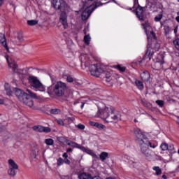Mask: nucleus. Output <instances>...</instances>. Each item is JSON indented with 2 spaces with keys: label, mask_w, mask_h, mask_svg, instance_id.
Returning a JSON list of instances; mask_svg holds the SVG:
<instances>
[{
  "label": "nucleus",
  "mask_w": 179,
  "mask_h": 179,
  "mask_svg": "<svg viewBox=\"0 0 179 179\" xmlns=\"http://www.w3.org/2000/svg\"><path fill=\"white\" fill-rule=\"evenodd\" d=\"M134 135L137 143L141 146V153L145 156L147 160H150V159L153 157V151L149 149V146L155 149L157 146V144L148 141L146 136L142 133V131H141L139 128L134 129Z\"/></svg>",
  "instance_id": "1"
},
{
  "label": "nucleus",
  "mask_w": 179,
  "mask_h": 179,
  "mask_svg": "<svg viewBox=\"0 0 179 179\" xmlns=\"http://www.w3.org/2000/svg\"><path fill=\"white\" fill-rule=\"evenodd\" d=\"M52 4L56 12L59 14V22L62 24L64 29H68V10L69 6L64 0H52Z\"/></svg>",
  "instance_id": "2"
},
{
  "label": "nucleus",
  "mask_w": 179,
  "mask_h": 179,
  "mask_svg": "<svg viewBox=\"0 0 179 179\" xmlns=\"http://www.w3.org/2000/svg\"><path fill=\"white\" fill-rule=\"evenodd\" d=\"M96 117H99V118H102L103 121L106 122H113V121L118 120L120 118V115H116L114 113V108L113 107H107L101 108L98 106V111L96 114Z\"/></svg>",
  "instance_id": "3"
},
{
  "label": "nucleus",
  "mask_w": 179,
  "mask_h": 179,
  "mask_svg": "<svg viewBox=\"0 0 179 179\" xmlns=\"http://www.w3.org/2000/svg\"><path fill=\"white\" fill-rule=\"evenodd\" d=\"M67 89L68 86L66 85V83L62 81H58L48 88L47 93H48L50 96L62 97L63 96H65Z\"/></svg>",
  "instance_id": "4"
},
{
  "label": "nucleus",
  "mask_w": 179,
  "mask_h": 179,
  "mask_svg": "<svg viewBox=\"0 0 179 179\" xmlns=\"http://www.w3.org/2000/svg\"><path fill=\"white\" fill-rule=\"evenodd\" d=\"M90 72L92 76H96L99 78L100 75H103L105 76L106 82H110L111 79H113V73L110 71H105L101 66L99 64H91L90 66Z\"/></svg>",
  "instance_id": "5"
},
{
  "label": "nucleus",
  "mask_w": 179,
  "mask_h": 179,
  "mask_svg": "<svg viewBox=\"0 0 179 179\" xmlns=\"http://www.w3.org/2000/svg\"><path fill=\"white\" fill-rule=\"evenodd\" d=\"M29 81L31 83V87L38 92H45V87L37 77L30 76L29 77Z\"/></svg>",
  "instance_id": "6"
},
{
  "label": "nucleus",
  "mask_w": 179,
  "mask_h": 179,
  "mask_svg": "<svg viewBox=\"0 0 179 179\" xmlns=\"http://www.w3.org/2000/svg\"><path fill=\"white\" fill-rule=\"evenodd\" d=\"M152 47L153 48H151L150 43H148L147 46L146 52L143 59L144 60L148 59V61H150V59H152V57H153V55L155 54V51H159V48H160V43L155 41Z\"/></svg>",
  "instance_id": "7"
},
{
  "label": "nucleus",
  "mask_w": 179,
  "mask_h": 179,
  "mask_svg": "<svg viewBox=\"0 0 179 179\" xmlns=\"http://www.w3.org/2000/svg\"><path fill=\"white\" fill-rule=\"evenodd\" d=\"M105 3H107V2L101 3L100 1H96L94 2V5L92 4V6H90L87 8H85V10L82 13L83 20H87V19L90 17V15H92V13L94 10V9L99 8V6H101V5H105Z\"/></svg>",
  "instance_id": "8"
},
{
  "label": "nucleus",
  "mask_w": 179,
  "mask_h": 179,
  "mask_svg": "<svg viewBox=\"0 0 179 179\" xmlns=\"http://www.w3.org/2000/svg\"><path fill=\"white\" fill-rule=\"evenodd\" d=\"M27 92H28V94H25L23 99L20 101L21 103L26 104V106H28V107L31 108L34 106L33 99H38V96H37V94L33 93L30 90H27Z\"/></svg>",
  "instance_id": "9"
},
{
  "label": "nucleus",
  "mask_w": 179,
  "mask_h": 179,
  "mask_svg": "<svg viewBox=\"0 0 179 179\" xmlns=\"http://www.w3.org/2000/svg\"><path fill=\"white\" fill-rule=\"evenodd\" d=\"M6 61L8 62L9 68L13 69V72L15 73H18V75H22L23 73V70L19 69V66L17 65L16 62L12 61L9 62V58L6 57Z\"/></svg>",
  "instance_id": "10"
},
{
  "label": "nucleus",
  "mask_w": 179,
  "mask_h": 179,
  "mask_svg": "<svg viewBox=\"0 0 179 179\" xmlns=\"http://www.w3.org/2000/svg\"><path fill=\"white\" fill-rule=\"evenodd\" d=\"M13 92L15 96L17 97L18 100H20V101H21V100H23L24 96L27 94V93L24 92L23 90L19 88H14Z\"/></svg>",
  "instance_id": "11"
},
{
  "label": "nucleus",
  "mask_w": 179,
  "mask_h": 179,
  "mask_svg": "<svg viewBox=\"0 0 179 179\" xmlns=\"http://www.w3.org/2000/svg\"><path fill=\"white\" fill-rule=\"evenodd\" d=\"M136 15L139 20H145V17H146L145 15H143V7L139 6V4H138V8L136 10Z\"/></svg>",
  "instance_id": "12"
},
{
  "label": "nucleus",
  "mask_w": 179,
  "mask_h": 179,
  "mask_svg": "<svg viewBox=\"0 0 179 179\" xmlns=\"http://www.w3.org/2000/svg\"><path fill=\"white\" fill-rule=\"evenodd\" d=\"M0 44L4 47V48L9 52V47L8 46V43L6 42V37L5 34L0 33Z\"/></svg>",
  "instance_id": "13"
},
{
  "label": "nucleus",
  "mask_w": 179,
  "mask_h": 179,
  "mask_svg": "<svg viewBox=\"0 0 179 179\" xmlns=\"http://www.w3.org/2000/svg\"><path fill=\"white\" fill-rule=\"evenodd\" d=\"M80 61L82 66H87L89 65V57H87V55L82 54L80 55Z\"/></svg>",
  "instance_id": "14"
},
{
  "label": "nucleus",
  "mask_w": 179,
  "mask_h": 179,
  "mask_svg": "<svg viewBox=\"0 0 179 179\" xmlns=\"http://www.w3.org/2000/svg\"><path fill=\"white\" fill-rule=\"evenodd\" d=\"M141 78L144 82H148L150 79V73L148 71H144L141 73Z\"/></svg>",
  "instance_id": "15"
},
{
  "label": "nucleus",
  "mask_w": 179,
  "mask_h": 179,
  "mask_svg": "<svg viewBox=\"0 0 179 179\" xmlns=\"http://www.w3.org/2000/svg\"><path fill=\"white\" fill-rule=\"evenodd\" d=\"M8 169H15L19 170V166H17V164H16L13 159H10L8 160Z\"/></svg>",
  "instance_id": "16"
},
{
  "label": "nucleus",
  "mask_w": 179,
  "mask_h": 179,
  "mask_svg": "<svg viewBox=\"0 0 179 179\" xmlns=\"http://www.w3.org/2000/svg\"><path fill=\"white\" fill-rule=\"evenodd\" d=\"M144 19V20H141V22H144L141 24V26H143L145 31H146V29H148V27H150V23L149 22L148 17H145Z\"/></svg>",
  "instance_id": "17"
},
{
  "label": "nucleus",
  "mask_w": 179,
  "mask_h": 179,
  "mask_svg": "<svg viewBox=\"0 0 179 179\" xmlns=\"http://www.w3.org/2000/svg\"><path fill=\"white\" fill-rule=\"evenodd\" d=\"M16 170H17V169H15L13 168H8V176H10V177H15V176H16V174L17 173V171H16Z\"/></svg>",
  "instance_id": "18"
},
{
  "label": "nucleus",
  "mask_w": 179,
  "mask_h": 179,
  "mask_svg": "<svg viewBox=\"0 0 179 179\" xmlns=\"http://www.w3.org/2000/svg\"><path fill=\"white\" fill-rule=\"evenodd\" d=\"M66 143L68 146H71V148H80V145L73 141H71L69 140L66 141Z\"/></svg>",
  "instance_id": "19"
},
{
  "label": "nucleus",
  "mask_w": 179,
  "mask_h": 179,
  "mask_svg": "<svg viewBox=\"0 0 179 179\" xmlns=\"http://www.w3.org/2000/svg\"><path fill=\"white\" fill-rule=\"evenodd\" d=\"M136 85L137 86L138 89H139V90H143L144 89V86H143V83H142L140 80H136L135 81Z\"/></svg>",
  "instance_id": "20"
},
{
  "label": "nucleus",
  "mask_w": 179,
  "mask_h": 179,
  "mask_svg": "<svg viewBox=\"0 0 179 179\" xmlns=\"http://www.w3.org/2000/svg\"><path fill=\"white\" fill-rule=\"evenodd\" d=\"M107 157H108V152H102L99 155V158L101 160H102V162H104Z\"/></svg>",
  "instance_id": "21"
},
{
  "label": "nucleus",
  "mask_w": 179,
  "mask_h": 179,
  "mask_svg": "<svg viewBox=\"0 0 179 179\" xmlns=\"http://www.w3.org/2000/svg\"><path fill=\"white\" fill-rule=\"evenodd\" d=\"M92 40V38L90 37V34L85 35L84 36V42L87 45H89L90 44V41Z\"/></svg>",
  "instance_id": "22"
},
{
  "label": "nucleus",
  "mask_w": 179,
  "mask_h": 179,
  "mask_svg": "<svg viewBox=\"0 0 179 179\" xmlns=\"http://www.w3.org/2000/svg\"><path fill=\"white\" fill-rule=\"evenodd\" d=\"M115 69L120 71V72H125L127 71V67L123 66L121 64H118L117 66H115Z\"/></svg>",
  "instance_id": "23"
},
{
  "label": "nucleus",
  "mask_w": 179,
  "mask_h": 179,
  "mask_svg": "<svg viewBox=\"0 0 179 179\" xmlns=\"http://www.w3.org/2000/svg\"><path fill=\"white\" fill-rule=\"evenodd\" d=\"M32 129L34 131H36V132H43V126H34L32 127Z\"/></svg>",
  "instance_id": "24"
},
{
  "label": "nucleus",
  "mask_w": 179,
  "mask_h": 179,
  "mask_svg": "<svg viewBox=\"0 0 179 179\" xmlns=\"http://www.w3.org/2000/svg\"><path fill=\"white\" fill-rule=\"evenodd\" d=\"M45 143L48 145V146H52V145H54V140L52 138H46Z\"/></svg>",
  "instance_id": "25"
},
{
  "label": "nucleus",
  "mask_w": 179,
  "mask_h": 179,
  "mask_svg": "<svg viewBox=\"0 0 179 179\" xmlns=\"http://www.w3.org/2000/svg\"><path fill=\"white\" fill-rule=\"evenodd\" d=\"M152 170L155 171L157 176H160V174H162V169H160L159 166H154Z\"/></svg>",
  "instance_id": "26"
},
{
  "label": "nucleus",
  "mask_w": 179,
  "mask_h": 179,
  "mask_svg": "<svg viewBox=\"0 0 179 179\" xmlns=\"http://www.w3.org/2000/svg\"><path fill=\"white\" fill-rule=\"evenodd\" d=\"M37 23H38V21L36 20H31L27 21V24H29V26H36Z\"/></svg>",
  "instance_id": "27"
},
{
  "label": "nucleus",
  "mask_w": 179,
  "mask_h": 179,
  "mask_svg": "<svg viewBox=\"0 0 179 179\" xmlns=\"http://www.w3.org/2000/svg\"><path fill=\"white\" fill-rule=\"evenodd\" d=\"M17 38L20 41V43H23V41H24V39L23 38V34L22 32L17 33Z\"/></svg>",
  "instance_id": "28"
},
{
  "label": "nucleus",
  "mask_w": 179,
  "mask_h": 179,
  "mask_svg": "<svg viewBox=\"0 0 179 179\" xmlns=\"http://www.w3.org/2000/svg\"><path fill=\"white\" fill-rule=\"evenodd\" d=\"M74 104H78V107H80V108H83V107H85V102H82L80 100L74 102Z\"/></svg>",
  "instance_id": "29"
},
{
  "label": "nucleus",
  "mask_w": 179,
  "mask_h": 179,
  "mask_svg": "<svg viewBox=\"0 0 179 179\" xmlns=\"http://www.w3.org/2000/svg\"><path fill=\"white\" fill-rule=\"evenodd\" d=\"M160 148H161L162 150H168L169 144H167L166 143H162L160 145Z\"/></svg>",
  "instance_id": "30"
},
{
  "label": "nucleus",
  "mask_w": 179,
  "mask_h": 179,
  "mask_svg": "<svg viewBox=\"0 0 179 179\" xmlns=\"http://www.w3.org/2000/svg\"><path fill=\"white\" fill-rule=\"evenodd\" d=\"M50 114H54V115H57V114H59V113H61V110L59 109H51L50 110Z\"/></svg>",
  "instance_id": "31"
},
{
  "label": "nucleus",
  "mask_w": 179,
  "mask_h": 179,
  "mask_svg": "<svg viewBox=\"0 0 179 179\" xmlns=\"http://www.w3.org/2000/svg\"><path fill=\"white\" fill-rule=\"evenodd\" d=\"M141 103L144 107H150V103L148 102V101L145 99H141Z\"/></svg>",
  "instance_id": "32"
},
{
  "label": "nucleus",
  "mask_w": 179,
  "mask_h": 179,
  "mask_svg": "<svg viewBox=\"0 0 179 179\" xmlns=\"http://www.w3.org/2000/svg\"><path fill=\"white\" fill-rule=\"evenodd\" d=\"M163 19V14H159L155 17V22H160Z\"/></svg>",
  "instance_id": "33"
},
{
  "label": "nucleus",
  "mask_w": 179,
  "mask_h": 179,
  "mask_svg": "<svg viewBox=\"0 0 179 179\" xmlns=\"http://www.w3.org/2000/svg\"><path fill=\"white\" fill-rule=\"evenodd\" d=\"M173 44L175 45L176 50H178V51H179V38L174 40Z\"/></svg>",
  "instance_id": "34"
},
{
  "label": "nucleus",
  "mask_w": 179,
  "mask_h": 179,
  "mask_svg": "<svg viewBox=\"0 0 179 179\" xmlns=\"http://www.w3.org/2000/svg\"><path fill=\"white\" fill-rule=\"evenodd\" d=\"M164 30L165 34H169L170 33V27L167 25L164 26Z\"/></svg>",
  "instance_id": "35"
},
{
  "label": "nucleus",
  "mask_w": 179,
  "mask_h": 179,
  "mask_svg": "<svg viewBox=\"0 0 179 179\" xmlns=\"http://www.w3.org/2000/svg\"><path fill=\"white\" fill-rule=\"evenodd\" d=\"M155 103L158 104L159 107H164V101L163 100H157Z\"/></svg>",
  "instance_id": "36"
},
{
  "label": "nucleus",
  "mask_w": 179,
  "mask_h": 179,
  "mask_svg": "<svg viewBox=\"0 0 179 179\" xmlns=\"http://www.w3.org/2000/svg\"><path fill=\"white\" fill-rule=\"evenodd\" d=\"M57 166H62L64 164V159L62 158H59L57 159Z\"/></svg>",
  "instance_id": "37"
},
{
  "label": "nucleus",
  "mask_w": 179,
  "mask_h": 179,
  "mask_svg": "<svg viewBox=\"0 0 179 179\" xmlns=\"http://www.w3.org/2000/svg\"><path fill=\"white\" fill-rule=\"evenodd\" d=\"M96 128H99V129H103V128H104V125H103L102 124H100L99 122H96L95 124Z\"/></svg>",
  "instance_id": "38"
},
{
  "label": "nucleus",
  "mask_w": 179,
  "mask_h": 179,
  "mask_svg": "<svg viewBox=\"0 0 179 179\" xmlns=\"http://www.w3.org/2000/svg\"><path fill=\"white\" fill-rule=\"evenodd\" d=\"M43 132H45V134H48L51 132V129L50 127H43Z\"/></svg>",
  "instance_id": "39"
},
{
  "label": "nucleus",
  "mask_w": 179,
  "mask_h": 179,
  "mask_svg": "<svg viewBox=\"0 0 179 179\" xmlns=\"http://www.w3.org/2000/svg\"><path fill=\"white\" fill-rule=\"evenodd\" d=\"M6 94H7L8 96H12L13 92H12V90H10V88H8V89L6 90Z\"/></svg>",
  "instance_id": "40"
},
{
  "label": "nucleus",
  "mask_w": 179,
  "mask_h": 179,
  "mask_svg": "<svg viewBox=\"0 0 179 179\" xmlns=\"http://www.w3.org/2000/svg\"><path fill=\"white\" fill-rule=\"evenodd\" d=\"M66 80L69 82V83H72V82H73V78L71 77V76H69Z\"/></svg>",
  "instance_id": "41"
},
{
  "label": "nucleus",
  "mask_w": 179,
  "mask_h": 179,
  "mask_svg": "<svg viewBox=\"0 0 179 179\" xmlns=\"http://www.w3.org/2000/svg\"><path fill=\"white\" fill-rule=\"evenodd\" d=\"M168 150L173 152V150H174V145L173 144L168 145Z\"/></svg>",
  "instance_id": "42"
},
{
  "label": "nucleus",
  "mask_w": 179,
  "mask_h": 179,
  "mask_svg": "<svg viewBox=\"0 0 179 179\" xmlns=\"http://www.w3.org/2000/svg\"><path fill=\"white\" fill-rule=\"evenodd\" d=\"M63 163H65L66 164H71V161L68 159V158H64L63 159Z\"/></svg>",
  "instance_id": "43"
},
{
  "label": "nucleus",
  "mask_w": 179,
  "mask_h": 179,
  "mask_svg": "<svg viewBox=\"0 0 179 179\" xmlns=\"http://www.w3.org/2000/svg\"><path fill=\"white\" fill-rule=\"evenodd\" d=\"M57 122L58 125L64 126V120L59 119L57 120Z\"/></svg>",
  "instance_id": "44"
},
{
  "label": "nucleus",
  "mask_w": 179,
  "mask_h": 179,
  "mask_svg": "<svg viewBox=\"0 0 179 179\" xmlns=\"http://www.w3.org/2000/svg\"><path fill=\"white\" fill-rule=\"evenodd\" d=\"M77 127L78 128V129H85V125L82 124H78L77 125Z\"/></svg>",
  "instance_id": "45"
},
{
  "label": "nucleus",
  "mask_w": 179,
  "mask_h": 179,
  "mask_svg": "<svg viewBox=\"0 0 179 179\" xmlns=\"http://www.w3.org/2000/svg\"><path fill=\"white\" fill-rule=\"evenodd\" d=\"M150 34H151L152 37H153L154 40L156 41V38H157L156 34L155 32H153V31H150Z\"/></svg>",
  "instance_id": "46"
},
{
  "label": "nucleus",
  "mask_w": 179,
  "mask_h": 179,
  "mask_svg": "<svg viewBox=\"0 0 179 179\" xmlns=\"http://www.w3.org/2000/svg\"><path fill=\"white\" fill-rule=\"evenodd\" d=\"M96 123L97 122H93V121H90V122H89L90 125H91V127H96Z\"/></svg>",
  "instance_id": "47"
},
{
  "label": "nucleus",
  "mask_w": 179,
  "mask_h": 179,
  "mask_svg": "<svg viewBox=\"0 0 179 179\" xmlns=\"http://www.w3.org/2000/svg\"><path fill=\"white\" fill-rule=\"evenodd\" d=\"M32 153H33L34 159H36V156H37V152H36V150H33Z\"/></svg>",
  "instance_id": "48"
},
{
  "label": "nucleus",
  "mask_w": 179,
  "mask_h": 179,
  "mask_svg": "<svg viewBox=\"0 0 179 179\" xmlns=\"http://www.w3.org/2000/svg\"><path fill=\"white\" fill-rule=\"evenodd\" d=\"M4 87L6 90H8V89L10 88V87H9V84H5Z\"/></svg>",
  "instance_id": "49"
},
{
  "label": "nucleus",
  "mask_w": 179,
  "mask_h": 179,
  "mask_svg": "<svg viewBox=\"0 0 179 179\" xmlns=\"http://www.w3.org/2000/svg\"><path fill=\"white\" fill-rule=\"evenodd\" d=\"M63 157H64V159H68V153L67 152H64L62 155Z\"/></svg>",
  "instance_id": "50"
},
{
  "label": "nucleus",
  "mask_w": 179,
  "mask_h": 179,
  "mask_svg": "<svg viewBox=\"0 0 179 179\" xmlns=\"http://www.w3.org/2000/svg\"><path fill=\"white\" fill-rule=\"evenodd\" d=\"M72 150H73L72 148H68L67 152L69 153V152H72Z\"/></svg>",
  "instance_id": "51"
},
{
  "label": "nucleus",
  "mask_w": 179,
  "mask_h": 179,
  "mask_svg": "<svg viewBox=\"0 0 179 179\" xmlns=\"http://www.w3.org/2000/svg\"><path fill=\"white\" fill-rule=\"evenodd\" d=\"M4 0H0V6H1L3 4Z\"/></svg>",
  "instance_id": "52"
},
{
  "label": "nucleus",
  "mask_w": 179,
  "mask_h": 179,
  "mask_svg": "<svg viewBox=\"0 0 179 179\" xmlns=\"http://www.w3.org/2000/svg\"><path fill=\"white\" fill-rule=\"evenodd\" d=\"M0 104H3V99L0 98Z\"/></svg>",
  "instance_id": "53"
},
{
  "label": "nucleus",
  "mask_w": 179,
  "mask_h": 179,
  "mask_svg": "<svg viewBox=\"0 0 179 179\" xmlns=\"http://www.w3.org/2000/svg\"><path fill=\"white\" fill-rule=\"evenodd\" d=\"M162 178H164V179H167V176L163 175V176H162Z\"/></svg>",
  "instance_id": "54"
},
{
  "label": "nucleus",
  "mask_w": 179,
  "mask_h": 179,
  "mask_svg": "<svg viewBox=\"0 0 179 179\" xmlns=\"http://www.w3.org/2000/svg\"><path fill=\"white\" fill-rule=\"evenodd\" d=\"M174 33H175V34H177V27L174 29Z\"/></svg>",
  "instance_id": "55"
},
{
  "label": "nucleus",
  "mask_w": 179,
  "mask_h": 179,
  "mask_svg": "<svg viewBox=\"0 0 179 179\" xmlns=\"http://www.w3.org/2000/svg\"><path fill=\"white\" fill-rule=\"evenodd\" d=\"M138 3V0H134V5H136Z\"/></svg>",
  "instance_id": "56"
},
{
  "label": "nucleus",
  "mask_w": 179,
  "mask_h": 179,
  "mask_svg": "<svg viewBox=\"0 0 179 179\" xmlns=\"http://www.w3.org/2000/svg\"><path fill=\"white\" fill-rule=\"evenodd\" d=\"M164 62V61L162 60V61L160 62V64H163Z\"/></svg>",
  "instance_id": "57"
},
{
  "label": "nucleus",
  "mask_w": 179,
  "mask_h": 179,
  "mask_svg": "<svg viewBox=\"0 0 179 179\" xmlns=\"http://www.w3.org/2000/svg\"><path fill=\"white\" fill-rule=\"evenodd\" d=\"M84 34H86V29H84Z\"/></svg>",
  "instance_id": "58"
},
{
  "label": "nucleus",
  "mask_w": 179,
  "mask_h": 179,
  "mask_svg": "<svg viewBox=\"0 0 179 179\" xmlns=\"http://www.w3.org/2000/svg\"><path fill=\"white\" fill-rule=\"evenodd\" d=\"M69 121H72V118L69 117Z\"/></svg>",
  "instance_id": "59"
},
{
  "label": "nucleus",
  "mask_w": 179,
  "mask_h": 179,
  "mask_svg": "<svg viewBox=\"0 0 179 179\" xmlns=\"http://www.w3.org/2000/svg\"><path fill=\"white\" fill-rule=\"evenodd\" d=\"M90 153H93V152L92 150H90Z\"/></svg>",
  "instance_id": "60"
},
{
  "label": "nucleus",
  "mask_w": 179,
  "mask_h": 179,
  "mask_svg": "<svg viewBox=\"0 0 179 179\" xmlns=\"http://www.w3.org/2000/svg\"><path fill=\"white\" fill-rule=\"evenodd\" d=\"M156 64H160V62H156Z\"/></svg>",
  "instance_id": "61"
},
{
  "label": "nucleus",
  "mask_w": 179,
  "mask_h": 179,
  "mask_svg": "<svg viewBox=\"0 0 179 179\" xmlns=\"http://www.w3.org/2000/svg\"><path fill=\"white\" fill-rule=\"evenodd\" d=\"M134 122H136V120H134Z\"/></svg>",
  "instance_id": "62"
},
{
  "label": "nucleus",
  "mask_w": 179,
  "mask_h": 179,
  "mask_svg": "<svg viewBox=\"0 0 179 179\" xmlns=\"http://www.w3.org/2000/svg\"><path fill=\"white\" fill-rule=\"evenodd\" d=\"M178 2H179V0H178Z\"/></svg>",
  "instance_id": "63"
}]
</instances>
